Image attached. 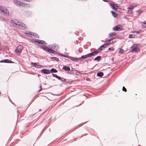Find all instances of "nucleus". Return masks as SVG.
I'll return each instance as SVG.
<instances>
[{"instance_id": "nucleus-12", "label": "nucleus", "mask_w": 146, "mask_h": 146, "mask_svg": "<svg viewBox=\"0 0 146 146\" xmlns=\"http://www.w3.org/2000/svg\"><path fill=\"white\" fill-rule=\"evenodd\" d=\"M36 42L40 44H43V46H44V45H46V43H45V42L43 40H38V41H36Z\"/></svg>"}, {"instance_id": "nucleus-30", "label": "nucleus", "mask_w": 146, "mask_h": 146, "mask_svg": "<svg viewBox=\"0 0 146 146\" xmlns=\"http://www.w3.org/2000/svg\"><path fill=\"white\" fill-rule=\"evenodd\" d=\"M123 52V49H121L119 50V52L121 54H122Z\"/></svg>"}, {"instance_id": "nucleus-35", "label": "nucleus", "mask_w": 146, "mask_h": 146, "mask_svg": "<svg viewBox=\"0 0 146 146\" xmlns=\"http://www.w3.org/2000/svg\"><path fill=\"white\" fill-rule=\"evenodd\" d=\"M109 50L111 51H113L114 50V48L112 47L109 48Z\"/></svg>"}, {"instance_id": "nucleus-6", "label": "nucleus", "mask_w": 146, "mask_h": 146, "mask_svg": "<svg viewBox=\"0 0 146 146\" xmlns=\"http://www.w3.org/2000/svg\"><path fill=\"white\" fill-rule=\"evenodd\" d=\"M22 49V46L19 45L17 47L15 50V51L16 53H17L18 54H19L21 53Z\"/></svg>"}, {"instance_id": "nucleus-32", "label": "nucleus", "mask_w": 146, "mask_h": 146, "mask_svg": "<svg viewBox=\"0 0 146 146\" xmlns=\"http://www.w3.org/2000/svg\"><path fill=\"white\" fill-rule=\"evenodd\" d=\"M122 90L123 91H125V92H127V90H126V88L124 86H123V87Z\"/></svg>"}, {"instance_id": "nucleus-20", "label": "nucleus", "mask_w": 146, "mask_h": 146, "mask_svg": "<svg viewBox=\"0 0 146 146\" xmlns=\"http://www.w3.org/2000/svg\"><path fill=\"white\" fill-rule=\"evenodd\" d=\"M51 73H56L57 72V70L54 68H52L50 70Z\"/></svg>"}, {"instance_id": "nucleus-29", "label": "nucleus", "mask_w": 146, "mask_h": 146, "mask_svg": "<svg viewBox=\"0 0 146 146\" xmlns=\"http://www.w3.org/2000/svg\"><path fill=\"white\" fill-rule=\"evenodd\" d=\"M142 25L143 27H146V22L143 23H142Z\"/></svg>"}, {"instance_id": "nucleus-13", "label": "nucleus", "mask_w": 146, "mask_h": 146, "mask_svg": "<svg viewBox=\"0 0 146 146\" xmlns=\"http://www.w3.org/2000/svg\"><path fill=\"white\" fill-rule=\"evenodd\" d=\"M26 34H28L29 35V36L30 37H32V36H35V35H36L35 34H34L32 32H27V33H25Z\"/></svg>"}, {"instance_id": "nucleus-3", "label": "nucleus", "mask_w": 146, "mask_h": 146, "mask_svg": "<svg viewBox=\"0 0 146 146\" xmlns=\"http://www.w3.org/2000/svg\"><path fill=\"white\" fill-rule=\"evenodd\" d=\"M14 3L17 5H19L25 7H29V5L24 3L17 0H15L14 1Z\"/></svg>"}, {"instance_id": "nucleus-5", "label": "nucleus", "mask_w": 146, "mask_h": 146, "mask_svg": "<svg viewBox=\"0 0 146 146\" xmlns=\"http://www.w3.org/2000/svg\"><path fill=\"white\" fill-rule=\"evenodd\" d=\"M123 27L120 25H118L114 27L113 28V30L115 31H120L123 29Z\"/></svg>"}, {"instance_id": "nucleus-14", "label": "nucleus", "mask_w": 146, "mask_h": 146, "mask_svg": "<svg viewBox=\"0 0 146 146\" xmlns=\"http://www.w3.org/2000/svg\"><path fill=\"white\" fill-rule=\"evenodd\" d=\"M62 69H64L65 70L67 71H70V68L69 67L66 66H63Z\"/></svg>"}, {"instance_id": "nucleus-15", "label": "nucleus", "mask_w": 146, "mask_h": 146, "mask_svg": "<svg viewBox=\"0 0 146 146\" xmlns=\"http://www.w3.org/2000/svg\"><path fill=\"white\" fill-rule=\"evenodd\" d=\"M116 35V34L115 32L111 33L109 34V36L110 37H112L114 36H115Z\"/></svg>"}, {"instance_id": "nucleus-39", "label": "nucleus", "mask_w": 146, "mask_h": 146, "mask_svg": "<svg viewBox=\"0 0 146 146\" xmlns=\"http://www.w3.org/2000/svg\"><path fill=\"white\" fill-rule=\"evenodd\" d=\"M40 89L39 90V91H40L41 90V89H42V88H41V87H40Z\"/></svg>"}, {"instance_id": "nucleus-26", "label": "nucleus", "mask_w": 146, "mask_h": 146, "mask_svg": "<svg viewBox=\"0 0 146 146\" xmlns=\"http://www.w3.org/2000/svg\"><path fill=\"white\" fill-rule=\"evenodd\" d=\"M52 47H54V48H56V50H57V49L58 48V45H54L52 46Z\"/></svg>"}, {"instance_id": "nucleus-28", "label": "nucleus", "mask_w": 146, "mask_h": 146, "mask_svg": "<svg viewBox=\"0 0 146 146\" xmlns=\"http://www.w3.org/2000/svg\"><path fill=\"white\" fill-rule=\"evenodd\" d=\"M4 7H5L0 6V11H1V13H2V12L3 11V10L4 9Z\"/></svg>"}, {"instance_id": "nucleus-24", "label": "nucleus", "mask_w": 146, "mask_h": 146, "mask_svg": "<svg viewBox=\"0 0 146 146\" xmlns=\"http://www.w3.org/2000/svg\"><path fill=\"white\" fill-rule=\"evenodd\" d=\"M101 58V57L100 56H98L95 58L94 59V60H99Z\"/></svg>"}, {"instance_id": "nucleus-40", "label": "nucleus", "mask_w": 146, "mask_h": 146, "mask_svg": "<svg viewBox=\"0 0 146 146\" xmlns=\"http://www.w3.org/2000/svg\"><path fill=\"white\" fill-rule=\"evenodd\" d=\"M103 0L105 1H106L107 0Z\"/></svg>"}, {"instance_id": "nucleus-2", "label": "nucleus", "mask_w": 146, "mask_h": 146, "mask_svg": "<svg viewBox=\"0 0 146 146\" xmlns=\"http://www.w3.org/2000/svg\"><path fill=\"white\" fill-rule=\"evenodd\" d=\"M98 51H95L86 55L82 56L81 58L82 59H84L87 58L94 56L96 54H98Z\"/></svg>"}, {"instance_id": "nucleus-38", "label": "nucleus", "mask_w": 146, "mask_h": 146, "mask_svg": "<svg viewBox=\"0 0 146 146\" xmlns=\"http://www.w3.org/2000/svg\"><path fill=\"white\" fill-rule=\"evenodd\" d=\"M31 1V0H25V1H27V2H30Z\"/></svg>"}, {"instance_id": "nucleus-33", "label": "nucleus", "mask_w": 146, "mask_h": 146, "mask_svg": "<svg viewBox=\"0 0 146 146\" xmlns=\"http://www.w3.org/2000/svg\"><path fill=\"white\" fill-rule=\"evenodd\" d=\"M104 45H102V46H101L99 48V49L100 50H102V47H104Z\"/></svg>"}, {"instance_id": "nucleus-25", "label": "nucleus", "mask_w": 146, "mask_h": 146, "mask_svg": "<svg viewBox=\"0 0 146 146\" xmlns=\"http://www.w3.org/2000/svg\"><path fill=\"white\" fill-rule=\"evenodd\" d=\"M52 59L53 60H56V61H58L59 60L58 58L57 57H52Z\"/></svg>"}, {"instance_id": "nucleus-21", "label": "nucleus", "mask_w": 146, "mask_h": 146, "mask_svg": "<svg viewBox=\"0 0 146 146\" xmlns=\"http://www.w3.org/2000/svg\"><path fill=\"white\" fill-rule=\"evenodd\" d=\"M111 13H112V15L113 17H117V15L115 13L114 11H111Z\"/></svg>"}, {"instance_id": "nucleus-37", "label": "nucleus", "mask_w": 146, "mask_h": 146, "mask_svg": "<svg viewBox=\"0 0 146 146\" xmlns=\"http://www.w3.org/2000/svg\"><path fill=\"white\" fill-rule=\"evenodd\" d=\"M61 80L63 81H65L66 80V79L64 78H62L61 80Z\"/></svg>"}, {"instance_id": "nucleus-10", "label": "nucleus", "mask_w": 146, "mask_h": 146, "mask_svg": "<svg viewBox=\"0 0 146 146\" xmlns=\"http://www.w3.org/2000/svg\"><path fill=\"white\" fill-rule=\"evenodd\" d=\"M1 62L9 63H12L13 62L11 60L7 59L2 60L1 61Z\"/></svg>"}, {"instance_id": "nucleus-7", "label": "nucleus", "mask_w": 146, "mask_h": 146, "mask_svg": "<svg viewBox=\"0 0 146 146\" xmlns=\"http://www.w3.org/2000/svg\"><path fill=\"white\" fill-rule=\"evenodd\" d=\"M131 48L132 49L131 51L132 52H137L139 51L137 46L135 44H134L131 47Z\"/></svg>"}, {"instance_id": "nucleus-4", "label": "nucleus", "mask_w": 146, "mask_h": 146, "mask_svg": "<svg viewBox=\"0 0 146 146\" xmlns=\"http://www.w3.org/2000/svg\"><path fill=\"white\" fill-rule=\"evenodd\" d=\"M110 5L111 8L115 11H117L119 7V6L117 4L111 3L110 4Z\"/></svg>"}, {"instance_id": "nucleus-8", "label": "nucleus", "mask_w": 146, "mask_h": 146, "mask_svg": "<svg viewBox=\"0 0 146 146\" xmlns=\"http://www.w3.org/2000/svg\"><path fill=\"white\" fill-rule=\"evenodd\" d=\"M3 12L4 14L6 15L7 16L9 15V11L8 9L6 7H4V9L2 11V13Z\"/></svg>"}, {"instance_id": "nucleus-34", "label": "nucleus", "mask_w": 146, "mask_h": 146, "mask_svg": "<svg viewBox=\"0 0 146 146\" xmlns=\"http://www.w3.org/2000/svg\"><path fill=\"white\" fill-rule=\"evenodd\" d=\"M129 37L130 38H133V35L131 34L129 35Z\"/></svg>"}, {"instance_id": "nucleus-16", "label": "nucleus", "mask_w": 146, "mask_h": 146, "mask_svg": "<svg viewBox=\"0 0 146 146\" xmlns=\"http://www.w3.org/2000/svg\"><path fill=\"white\" fill-rule=\"evenodd\" d=\"M68 58L70 59L71 60H74L75 61H78V59L77 58H74V57H68Z\"/></svg>"}, {"instance_id": "nucleus-11", "label": "nucleus", "mask_w": 146, "mask_h": 146, "mask_svg": "<svg viewBox=\"0 0 146 146\" xmlns=\"http://www.w3.org/2000/svg\"><path fill=\"white\" fill-rule=\"evenodd\" d=\"M113 39L114 38H112L106 40L105 42V43H104V45H105L110 44V42L113 40Z\"/></svg>"}, {"instance_id": "nucleus-19", "label": "nucleus", "mask_w": 146, "mask_h": 146, "mask_svg": "<svg viewBox=\"0 0 146 146\" xmlns=\"http://www.w3.org/2000/svg\"><path fill=\"white\" fill-rule=\"evenodd\" d=\"M136 7V5H130L128 7V8L129 9H130L132 10Z\"/></svg>"}, {"instance_id": "nucleus-9", "label": "nucleus", "mask_w": 146, "mask_h": 146, "mask_svg": "<svg viewBox=\"0 0 146 146\" xmlns=\"http://www.w3.org/2000/svg\"><path fill=\"white\" fill-rule=\"evenodd\" d=\"M41 72L45 74H49L50 73V71L49 70H48L46 69H44L41 70Z\"/></svg>"}, {"instance_id": "nucleus-36", "label": "nucleus", "mask_w": 146, "mask_h": 146, "mask_svg": "<svg viewBox=\"0 0 146 146\" xmlns=\"http://www.w3.org/2000/svg\"><path fill=\"white\" fill-rule=\"evenodd\" d=\"M62 56H63V57H66V58H68V57H69V56H68L65 55H62Z\"/></svg>"}, {"instance_id": "nucleus-31", "label": "nucleus", "mask_w": 146, "mask_h": 146, "mask_svg": "<svg viewBox=\"0 0 146 146\" xmlns=\"http://www.w3.org/2000/svg\"><path fill=\"white\" fill-rule=\"evenodd\" d=\"M116 41H115V40L114 41L113 40H111V41L110 42V44H113L114 43H115L116 42Z\"/></svg>"}, {"instance_id": "nucleus-17", "label": "nucleus", "mask_w": 146, "mask_h": 146, "mask_svg": "<svg viewBox=\"0 0 146 146\" xmlns=\"http://www.w3.org/2000/svg\"><path fill=\"white\" fill-rule=\"evenodd\" d=\"M104 75V74L103 72H100L98 73L97 74V76L98 77H101L103 76Z\"/></svg>"}, {"instance_id": "nucleus-27", "label": "nucleus", "mask_w": 146, "mask_h": 146, "mask_svg": "<svg viewBox=\"0 0 146 146\" xmlns=\"http://www.w3.org/2000/svg\"><path fill=\"white\" fill-rule=\"evenodd\" d=\"M31 64L34 66L36 67V66L37 65V63H33L32 62H31Z\"/></svg>"}, {"instance_id": "nucleus-1", "label": "nucleus", "mask_w": 146, "mask_h": 146, "mask_svg": "<svg viewBox=\"0 0 146 146\" xmlns=\"http://www.w3.org/2000/svg\"><path fill=\"white\" fill-rule=\"evenodd\" d=\"M13 25L17 29L22 30H24L26 29V25L23 23L17 20L14 19L11 20Z\"/></svg>"}, {"instance_id": "nucleus-23", "label": "nucleus", "mask_w": 146, "mask_h": 146, "mask_svg": "<svg viewBox=\"0 0 146 146\" xmlns=\"http://www.w3.org/2000/svg\"><path fill=\"white\" fill-rule=\"evenodd\" d=\"M48 52L49 53L52 54H53L54 52V51L53 50H52V49L50 48L49 49Z\"/></svg>"}, {"instance_id": "nucleus-22", "label": "nucleus", "mask_w": 146, "mask_h": 146, "mask_svg": "<svg viewBox=\"0 0 146 146\" xmlns=\"http://www.w3.org/2000/svg\"><path fill=\"white\" fill-rule=\"evenodd\" d=\"M41 48H42V49H43V50H46L47 51H48V50H49V48H48V47L46 46H44V47H41Z\"/></svg>"}, {"instance_id": "nucleus-18", "label": "nucleus", "mask_w": 146, "mask_h": 146, "mask_svg": "<svg viewBox=\"0 0 146 146\" xmlns=\"http://www.w3.org/2000/svg\"><path fill=\"white\" fill-rule=\"evenodd\" d=\"M52 75L54 77L56 78H57V79H58L59 80H61V79H62L59 76H57L56 74H52Z\"/></svg>"}]
</instances>
